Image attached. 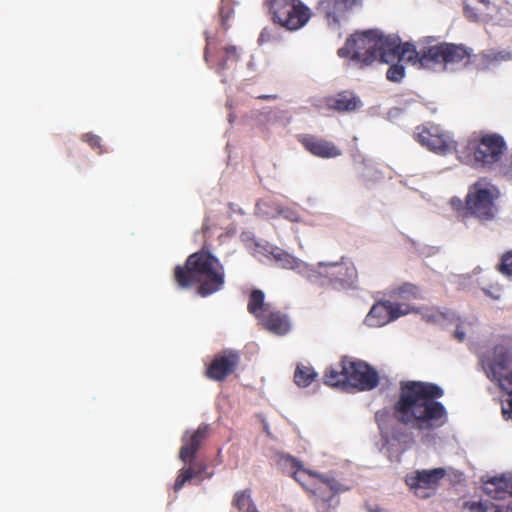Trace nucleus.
Masks as SVG:
<instances>
[{"label": "nucleus", "instance_id": "38", "mask_svg": "<svg viewBox=\"0 0 512 512\" xmlns=\"http://www.w3.org/2000/svg\"><path fill=\"white\" fill-rule=\"evenodd\" d=\"M472 330V323L467 321H461L454 332V337L459 341L463 342L466 338V334Z\"/></svg>", "mask_w": 512, "mask_h": 512}, {"label": "nucleus", "instance_id": "36", "mask_svg": "<svg viewBox=\"0 0 512 512\" xmlns=\"http://www.w3.org/2000/svg\"><path fill=\"white\" fill-rule=\"evenodd\" d=\"M497 269L500 273L512 279V250L506 252L501 257V262Z\"/></svg>", "mask_w": 512, "mask_h": 512}, {"label": "nucleus", "instance_id": "27", "mask_svg": "<svg viewBox=\"0 0 512 512\" xmlns=\"http://www.w3.org/2000/svg\"><path fill=\"white\" fill-rule=\"evenodd\" d=\"M269 304L265 303V294L262 290L254 289L249 295L247 310L257 320L270 308Z\"/></svg>", "mask_w": 512, "mask_h": 512}, {"label": "nucleus", "instance_id": "37", "mask_svg": "<svg viewBox=\"0 0 512 512\" xmlns=\"http://www.w3.org/2000/svg\"><path fill=\"white\" fill-rule=\"evenodd\" d=\"M234 13L231 0H221L219 14L221 17L222 25L227 29L226 23Z\"/></svg>", "mask_w": 512, "mask_h": 512}, {"label": "nucleus", "instance_id": "26", "mask_svg": "<svg viewBox=\"0 0 512 512\" xmlns=\"http://www.w3.org/2000/svg\"><path fill=\"white\" fill-rule=\"evenodd\" d=\"M358 2L359 0H320L318 10L327 18H335L338 12L351 9Z\"/></svg>", "mask_w": 512, "mask_h": 512}, {"label": "nucleus", "instance_id": "6", "mask_svg": "<svg viewBox=\"0 0 512 512\" xmlns=\"http://www.w3.org/2000/svg\"><path fill=\"white\" fill-rule=\"evenodd\" d=\"M500 191L497 186L481 178L469 186L467 192V214L481 223L493 221L498 213L497 201Z\"/></svg>", "mask_w": 512, "mask_h": 512}, {"label": "nucleus", "instance_id": "49", "mask_svg": "<svg viewBox=\"0 0 512 512\" xmlns=\"http://www.w3.org/2000/svg\"><path fill=\"white\" fill-rule=\"evenodd\" d=\"M208 46H209V43H207L206 48H205V52H204L205 61H208Z\"/></svg>", "mask_w": 512, "mask_h": 512}, {"label": "nucleus", "instance_id": "9", "mask_svg": "<svg viewBox=\"0 0 512 512\" xmlns=\"http://www.w3.org/2000/svg\"><path fill=\"white\" fill-rule=\"evenodd\" d=\"M446 475V470L441 467L415 470L405 476V483L417 498L428 499L436 494Z\"/></svg>", "mask_w": 512, "mask_h": 512}, {"label": "nucleus", "instance_id": "12", "mask_svg": "<svg viewBox=\"0 0 512 512\" xmlns=\"http://www.w3.org/2000/svg\"><path fill=\"white\" fill-rule=\"evenodd\" d=\"M320 273L325 275L334 288L352 287L358 278L355 265L350 261L319 263Z\"/></svg>", "mask_w": 512, "mask_h": 512}, {"label": "nucleus", "instance_id": "16", "mask_svg": "<svg viewBox=\"0 0 512 512\" xmlns=\"http://www.w3.org/2000/svg\"><path fill=\"white\" fill-rule=\"evenodd\" d=\"M297 140L306 151L318 158H336L342 154L332 141L313 134L297 135Z\"/></svg>", "mask_w": 512, "mask_h": 512}, {"label": "nucleus", "instance_id": "4", "mask_svg": "<svg viewBox=\"0 0 512 512\" xmlns=\"http://www.w3.org/2000/svg\"><path fill=\"white\" fill-rule=\"evenodd\" d=\"M508 147L498 133L479 131L472 133L458 150L462 161L475 168L492 170L503 158Z\"/></svg>", "mask_w": 512, "mask_h": 512}, {"label": "nucleus", "instance_id": "28", "mask_svg": "<svg viewBox=\"0 0 512 512\" xmlns=\"http://www.w3.org/2000/svg\"><path fill=\"white\" fill-rule=\"evenodd\" d=\"M205 470L206 465L203 463H196L187 468H182L175 480L174 491L179 492L188 481L199 477Z\"/></svg>", "mask_w": 512, "mask_h": 512}, {"label": "nucleus", "instance_id": "34", "mask_svg": "<svg viewBox=\"0 0 512 512\" xmlns=\"http://www.w3.org/2000/svg\"><path fill=\"white\" fill-rule=\"evenodd\" d=\"M395 62L396 63H391V66L387 70L386 77L389 81L399 82L405 76V68L400 62Z\"/></svg>", "mask_w": 512, "mask_h": 512}, {"label": "nucleus", "instance_id": "43", "mask_svg": "<svg viewBox=\"0 0 512 512\" xmlns=\"http://www.w3.org/2000/svg\"><path fill=\"white\" fill-rule=\"evenodd\" d=\"M270 37H271V35H270V31H269L267 28H265V29H263V30H262V32L260 33V36H259L258 42H259L260 44H263V43H265V42L269 41V40H270Z\"/></svg>", "mask_w": 512, "mask_h": 512}, {"label": "nucleus", "instance_id": "46", "mask_svg": "<svg viewBox=\"0 0 512 512\" xmlns=\"http://www.w3.org/2000/svg\"><path fill=\"white\" fill-rule=\"evenodd\" d=\"M267 205H268V203H267V202H265V201H260V202H258V203H257L256 207H257L258 211H260V212H262V213H264V214L268 215V212L263 211V207H265V206H267Z\"/></svg>", "mask_w": 512, "mask_h": 512}, {"label": "nucleus", "instance_id": "29", "mask_svg": "<svg viewBox=\"0 0 512 512\" xmlns=\"http://www.w3.org/2000/svg\"><path fill=\"white\" fill-rule=\"evenodd\" d=\"M318 377L312 366L298 364L294 372V382L298 387L305 388L312 384Z\"/></svg>", "mask_w": 512, "mask_h": 512}, {"label": "nucleus", "instance_id": "21", "mask_svg": "<svg viewBox=\"0 0 512 512\" xmlns=\"http://www.w3.org/2000/svg\"><path fill=\"white\" fill-rule=\"evenodd\" d=\"M512 59V53L507 50H485L478 54H472L471 66L477 70H486L502 62Z\"/></svg>", "mask_w": 512, "mask_h": 512}, {"label": "nucleus", "instance_id": "1", "mask_svg": "<svg viewBox=\"0 0 512 512\" xmlns=\"http://www.w3.org/2000/svg\"><path fill=\"white\" fill-rule=\"evenodd\" d=\"M444 390L426 381H401L396 401L392 406L395 420L419 433H430L443 426L448 419L445 406L438 401Z\"/></svg>", "mask_w": 512, "mask_h": 512}, {"label": "nucleus", "instance_id": "18", "mask_svg": "<svg viewBox=\"0 0 512 512\" xmlns=\"http://www.w3.org/2000/svg\"><path fill=\"white\" fill-rule=\"evenodd\" d=\"M208 436V426L200 425L189 437L185 435L182 439L183 445L179 452V458L185 463L192 464L196 453Z\"/></svg>", "mask_w": 512, "mask_h": 512}, {"label": "nucleus", "instance_id": "10", "mask_svg": "<svg viewBox=\"0 0 512 512\" xmlns=\"http://www.w3.org/2000/svg\"><path fill=\"white\" fill-rule=\"evenodd\" d=\"M414 137L422 146L436 153L446 154L452 149L450 135L434 123L417 126Z\"/></svg>", "mask_w": 512, "mask_h": 512}, {"label": "nucleus", "instance_id": "17", "mask_svg": "<svg viewBox=\"0 0 512 512\" xmlns=\"http://www.w3.org/2000/svg\"><path fill=\"white\" fill-rule=\"evenodd\" d=\"M444 70L471 66L472 50L463 44L442 42Z\"/></svg>", "mask_w": 512, "mask_h": 512}, {"label": "nucleus", "instance_id": "30", "mask_svg": "<svg viewBox=\"0 0 512 512\" xmlns=\"http://www.w3.org/2000/svg\"><path fill=\"white\" fill-rule=\"evenodd\" d=\"M464 508L470 512H512V501L505 510L490 502L481 501H467L464 503Z\"/></svg>", "mask_w": 512, "mask_h": 512}, {"label": "nucleus", "instance_id": "48", "mask_svg": "<svg viewBox=\"0 0 512 512\" xmlns=\"http://www.w3.org/2000/svg\"><path fill=\"white\" fill-rule=\"evenodd\" d=\"M259 99H275V95H260L258 96Z\"/></svg>", "mask_w": 512, "mask_h": 512}, {"label": "nucleus", "instance_id": "45", "mask_svg": "<svg viewBox=\"0 0 512 512\" xmlns=\"http://www.w3.org/2000/svg\"><path fill=\"white\" fill-rule=\"evenodd\" d=\"M368 512H387V510L377 506V505H367Z\"/></svg>", "mask_w": 512, "mask_h": 512}, {"label": "nucleus", "instance_id": "11", "mask_svg": "<svg viewBox=\"0 0 512 512\" xmlns=\"http://www.w3.org/2000/svg\"><path fill=\"white\" fill-rule=\"evenodd\" d=\"M240 360L239 351L225 349L214 355L206 367L205 376L210 380L223 382L237 371Z\"/></svg>", "mask_w": 512, "mask_h": 512}, {"label": "nucleus", "instance_id": "15", "mask_svg": "<svg viewBox=\"0 0 512 512\" xmlns=\"http://www.w3.org/2000/svg\"><path fill=\"white\" fill-rule=\"evenodd\" d=\"M384 56V63L390 64L395 61H406L419 68L418 59L421 56V48L419 50L411 43H399L398 38L388 36L386 44V52Z\"/></svg>", "mask_w": 512, "mask_h": 512}, {"label": "nucleus", "instance_id": "31", "mask_svg": "<svg viewBox=\"0 0 512 512\" xmlns=\"http://www.w3.org/2000/svg\"><path fill=\"white\" fill-rule=\"evenodd\" d=\"M233 505L240 512H258L252 499L249 490L237 492L233 498Z\"/></svg>", "mask_w": 512, "mask_h": 512}, {"label": "nucleus", "instance_id": "3", "mask_svg": "<svg viewBox=\"0 0 512 512\" xmlns=\"http://www.w3.org/2000/svg\"><path fill=\"white\" fill-rule=\"evenodd\" d=\"M281 462L288 473L313 496L315 512H335L339 503L335 501L336 496L350 490L347 482L305 469L295 457L283 456Z\"/></svg>", "mask_w": 512, "mask_h": 512}, {"label": "nucleus", "instance_id": "35", "mask_svg": "<svg viewBox=\"0 0 512 512\" xmlns=\"http://www.w3.org/2000/svg\"><path fill=\"white\" fill-rule=\"evenodd\" d=\"M393 293L402 299L411 300L418 297V288L412 284H404L397 288Z\"/></svg>", "mask_w": 512, "mask_h": 512}, {"label": "nucleus", "instance_id": "13", "mask_svg": "<svg viewBox=\"0 0 512 512\" xmlns=\"http://www.w3.org/2000/svg\"><path fill=\"white\" fill-rule=\"evenodd\" d=\"M408 313L407 305L381 300L371 307L365 317V323L369 327H382Z\"/></svg>", "mask_w": 512, "mask_h": 512}, {"label": "nucleus", "instance_id": "24", "mask_svg": "<svg viewBox=\"0 0 512 512\" xmlns=\"http://www.w3.org/2000/svg\"><path fill=\"white\" fill-rule=\"evenodd\" d=\"M348 357H343L336 366L328 367L324 372V383L331 387L348 384Z\"/></svg>", "mask_w": 512, "mask_h": 512}, {"label": "nucleus", "instance_id": "14", "mask_svg": "<svg viewBox=\"0 0 512 512\" xmlns=\"http://www.w3.org/2000/svg\"><path fill=\"white\" fill-rule=\"evenodd\" d=\"M345 370H348V384L360 391L372 390L379 384L378 372L364 361L348 358Z\"/></svg>", "mask_w": 512, "mask_h": 512}, {"label": "nucleus", "instance_id": "32", "mask_svg": "<svg viewBox=\"0 0 512 512\" xmlns=\"http://www.w3.org/2000/svg\"><path fill=\"white\" fill-rule=\"evenodd\" d=\"M224 56L218 63V72L225 70L229 67V62L237 63L240 59V50L235 45H227L223 48Z\"/></svg>", "mask_w": 512, "mask_h": 512}, {"label": "nucleus", "instance_id": "41", "mask_svg": "<svg viewBox=\"0 0 512 512\" xmlns=\"http://www.w3.org/2000/svg\"><path fill=\"white\" fill-rule=\"evenodd\" d=\"M450 205L451 207L457 211L458 213H460L463 217H470L468 214H467V210H466V206H467V196L465 197V200L463 201L462 199L458 198V197H452L450 199Z\"/></svg>", "mask_w": 512, "mask_h": 512}, {"label": "nucleus", "instance_id": "40", "mask_svg": "<svg viewBox=\"0 0 512 512\" xmlns=\"http://www.w3.org/2000/svg\"><path fill=\"white\" fill-rule=\"evenodd\" d=\"M375 420L379 429L383 432L388 428V422L390 420V413L388 410L383 409L375 413Z\"/></svg>", "mask_w": 512, "mask_h": 512}, {"label": "nucleus", "instance_id": "44", "mask_svg": "<svg viewBox=\"0 0 512 512\" xmlns=\"http://www.w3.org/2000/svg\"><path fill=\"white\" fill-rule=\"evenodd\" d=\"M502 413L504 416L508 415L509 418H512V398L507 401V407L502 408Z\"/></svg>", "mask_w": 512, "mask_h": 512}, {"label": "nucleus", "instance_id": "42", "mask_svg": "<svg viewBox=\"0 0 512 512\" xmlns=\"http://www.w3.org/2000/svg\"><path fill=\"white\" fill-rule=\"evenodd\" d=\"M464 14L467 18L473 21H476L479 18V13L475 11L473 3H471L469 0H464Z\"/></svg>", "mask_w": 512, "mask_h": 512}, {"label": "nucleus", "instance_id": "8", "mask_svg": "<svg viewBox=\"0 0 512 512\" xmlns=\"http://www.w3.org/2000/svg\"><path fill=\"white\" fill-rule=\"evenodd\" d=\"M269 12L275 24L289 31L302 28L312 15L301 0H270Z\"/></svg>", "mask_w": 512, "mask_h": 512}, {"label": "nucleus", "instance_id": "2", "mask_svg": "<svg viewBox=\"0 0 512 512\" xmlns=\"http://www.w3.org/2000/svg\"><path fill=\"white\" fill-rule=\"evenodd\" d=\"M173 280L179 289L197 286V293L207 297L224 287L225 269L217 257L202 249L189 255L184 265L174 268Z\"/></svg>", "mask_w": 512, "mask_h": 512}, {"label": "nucleus", "instance_id": "47", "mask_svg": "<svg viewBox=\"0 0 512 512\" xmlns=\"http://www.w3.org/2000/svg\"><path fill=\"white\" fill-rule=\"evenodd\" d=\"M469 1H470L471 3H473V4H474L475 2L480 3V4H482L485 8H488V7H489V5H490V0H469Z\"/></svg>", "mask_w": 512, "mask_h": 512}, {"label": "nucleus", "instance_id": "25", "mask_svg": "<svg viewBox=\"0 0 512 512\" xmlns=\"http://www.w3.org/2000/svg\"><path fill=\"white\" fill-rule=\"evenodd\" d=\"M270 253L279 267L283 269L297 270L301 273L307 268L304 262L281 248L275 247Z\"/></svg>", "mask_w": 512, "mask_h": 512}, {"label": "nucleus", "instance_id": "39", "mask_svg": "<svg viewBox=\"0 0 512 512\" xmlns=\"http://www.w3.org/2000/svg\"><path fill=\"white\" fill-rule=\"evenodd\" d=\"M82 139H83V141L88 143L91 148L97 150L99 154H102L104 152V149L102 148L101 140H100L99 136L92 134V133H87L82 136Z\"/></svg>", "mask_w": 512, "mask_h": 512}, {"label": "nucleus", "instance_id": "19", "mask_svg": "<svg viewBox=\"0 0 512 512\" xmlns=\"http://www.w3.org/2000/svg\"><path fill=\"white\" fill-rule=\"evenodd\" d=\"M258 322L267 331L276 335H285L291 329L289 317L271 307L258 319Z\"/></svg>", "mask_w": 512, "mask_h": 512}, {"label": "nucleus", "instance_id": "5", "mask_svg": "<svg viewBox=\"0 0 512 512\" xmlns=\"http://www.w3.org/2000/svg\"><path fill=\"white\" fill-rule=\"evenodd\" d=\"M388 36H384L376 30L355 33L347 39L345 46L338 50V55L343 58L360 63L361 66L370 65L376 60L384 63Z\"/></svg>", "mask_w": 512, "mask_h": 512}, {"label": "nucleus", "instance_id": "22", "mask_svg": "<svg viewBox=\"0 0 512 512\" xmlns=\"http://www.w3.org/2000/svg\"><path fill=\"white\" fill-rule=\"evenodd\" d=\"M484 492L494 499H504L512 495V473L502 474L484 481Z\"/></svg>", "mask_w": 512, "mask_h": 512}, {"label": "nucleus", "instance_id": "33", "mask_svg": "<svg viewBox=\"0 0 512 512\" xmlns=\"http://www.w3.org/2000/svg\"><path fill=\"white\" fill-rule=\"evenodd\" d=\"M275 211L276 213L272 214L271 217L275 218L278 216H282L284 219L294 223H298L301 221L300 213L294 208L277 206L275 208Z\"/></svg>", "mask_w": 512, "mask_h": 512}, {"label": "nucleus", "instance_id": "20", "mask_svg": "<svg viewBox=\"0 0 512 512\" xmlns=\"http://www.w3.org/2000/svg\"><path fill=\"white\" fill-rule=\"evenodd\" d=\"M328 109L339 113L353 112L362 106L360 98L352 91H341L325 99Z\"/></svg>", "mask_w": 512, "mask_h": 512}, {"label": "nucleus", "instance_id": "7", "mask_svg": "<svg viewBox=\"0 0 512 512\" xmlns=\"http://www.w3.org/2000/svg\"><path fill=\"white\" fill-rule=\"evenodd\" d=\"M487 377L497 381L499 388L512 396V354L503 345H496L480 358Z\"/></svg>", "mask_w": 512, "mask_h": 512}, {"label": "nucleus", "instance_id": "23", "mask_svg": "<svg viewBox=\"0 0 512 512\" xmlns=\"http://www.w3.org/2000/svg\"><path fill=\"white\" fill-rule=\"evenodd\" d=\"M419 68L437 70L444 69L442 42L436 45L421 47V56L418 59Z\"/></svg>", "mask_w": 512, "mask_h": 512}]
</instances>
